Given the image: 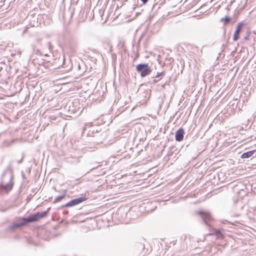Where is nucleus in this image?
<instances>
[{"label":"nucleus","mask_w":256,"mask_h":256,"mask_svg":"<svg viewBox=\"0 0 256 256\" xmlns=\"http://www.w3.org/2000/svg\"><path fill=\"white\" fill-rule=\"evenodd\" d=\"M87 132V136L94 138L93 140L96 143H102L106 138V132L98 126H94L91 124H86L83 130V134Z\"/></svg>","instance_id":"nucleus-1"},{"label":"nucleus","mask_w":256,"mask_h":256,"mask_svg":"<svg viewBox=\"0 0 256 256\" xmlns=\"http://www.w3.org/2000/svg\"><path fill=\"white\" fill-rule=\"evenodd\" d=\"M13 178L12 170L9 166L4 171L2 175V180L0 184V190L2 192L7 194L12 188Z\"/></svg>","instance_id":"nucleus-2"},{"label":"nucleus","mask_w":256,"mask_h":256,"mask_svg":"<svg viewBox=\"0 0 256 256\" xmlns=\"http://www.w3.org/2000/svg\"><path fill=\"white\" fill-rule=\"evenodd\" d=\"M136 70L138 72L140 73V76L142 78L148 75L152 71L150 68L147 64H138L136 66Z\"/></svg>","instance_id":"nucleus-3"},{"label":"nucleus","mask_w":256,"mask_h":256,"mask_svg":"<svg viewBox=\"0 0 256 256\" xmlns=\"http://www.w3.org/2000/svg\"><path fill=\"white\" fill-rule=\"evenodd\" d=\"M48 210H46L42 212H36L34 214L29 215L28 216V222H32L38 220L40 219L47 216Z\"/></svg>","instance_id":"nucleus-4"},{"label":"nucleus","mask_w":256,"mask_h":256,"mask_svg":"<svg viewBox=\"0 0 256 256\" xmlns=\"http://www.w3.org/2000/svg\"><path fill=\"white\" fill-rule=\"evenodd\" d=\"M20 220H22L20 222L14 223L8 226V230L10 232H13L16 229H18L30 223V222H28V216L25 218H21Z\"/></svg>","instance_id":"nucleus-5"},{"label":"nucleus","mask_w":256,"mask_h":256,"mask_svg":"<svg viewBox=\"0 0 256 256\" xmlns=\"http://www.w3.org/2000/svg\"><path fill=\"white\" fill-rule=\"evenodd\" d=\"M87 198L86 197H80L76 198L73 199L66 203V204L62 206V208L72 207L76 206L79 204L82 203L84 200H86Z\"/></svg>","instance_id":"nucleus-6"},{"label":"nucleus","mask_w":256,"mask_h":256,"mask_svg":"<svg viewBox=\"0 0 256 256\" xmlns=\"http://www.w3.org/2000/svg\"><path fill=\"white\" fill-rule=\"evenodd\" d=\"M198 214L201 216L202 220L204 223L208 226H210V222L212 220V217L210 214L206 212L200 211Z\"/></svg>","instance_id":"nucleus-7"},{"label":"nucleus","mask_w":256,"mask_h":256,"mask_svg":"<svg viewBox=\"0 0 256 256\" xmlns=\"http://www.w3.org/2000/svg\"><path fill=\"white\" fill-rule=\"evenodd\" d=\"M245 24L246 23L244 21L239 22L238 24L232 38L234 41H236L238 40L240 38V34Z\"/></svg>","instance_id":"nucleus-8"},{"label":"nucleus","mask_w":256,"mask_h":256,"mask_svg":"<svg viewBox=\"0 0 256 256\" xmlns=\"http://www.w3.org/2000/svg\"><path fill=\"white\" fill-rule=\"evenodd\" d=\"M42 18V16H34L30 20V24L34 27L38 26L40 24V21Z\"/></svg>","instance_id":"nucleus-9"},{"label":"nucleus","mask_w":256,"mask_h":256,"mask_svg":"<svg viewBox=\"0 0 256 256\" xmlns=\"http://www.w3.org/2000/svg\"><path fill=\"white\" fill-rule=\"evenodd\" d=\"M184 128H179L176 132V140L178 142H181L184 138Z\"/></svg>","instance_id":"nucleus-10"},{"label":"nucleus","mask_w":256,"mask_h":256,"mask_svg":"<svg viewBox=\"0 0 256 256\" xmlns=\"http://www.w3.org/2000/svg\"><path fill=\"white\" fill-rule=\"evenodd\" d=\"M256 152L255 150H250L243 153L240 158H248L252 156Z\"/></svg>","instance_id":"nucleus-11"},{"label":"nucleus","mask_w":256,"mask_h":256,"mask_svg":"<svg viewBox=\"0 0 256 256\" xmlns=\"http://www.w3.org/2000/svg\"><path fill=\"white\" fill-rule=\"evenodd\" d=\"M66 196V192H64L62 195L56 196L53 202L56 203V202H60L62 199H63L64 198H65Z\"/></svg>","instance_id":"nucleus-12"},{"label":"nucleus","mask_w":256,"mask_h":256,"mask_svg":"<svg viewBox=\"0 0 256 256\" xmlns=\"http://www.w3.org/2000/svg\"><path fill=\"white\" fill-rule=\"evenodd\" d=\"M230 20L231 18L230 17L226 16L224 18H222L220 20L222 22H224V25H226L230 22Z\"/></svg>","instance_id":"nucleus-13"},{"label":"nucleus","mask_w":256,"mask_h":256,"mask_svg":"<svg viewBox=\"0 0 256 256\" xmlns=\"http://www.w3.org/2000/svg\"><path fill=\"white\" fill-rule=\"evenodd\" d=\"M213 231L218 238H221L222 236V234L220 230L216 229H214Z\"/></svg>","instance_id":"nucleus-14"},{"label":"nucleus","mask_w":256,"mask_h":256,"mask_svg":"<svg viewBox=\"0 0 256 256\" xmlns=\"http://www.w3.org/2000/svg\"><path fill=\"white\" fill-rule=\"evenodd\" d=\"M15 140H12L10 142H5L4 144L6 145V146H9L11 144H12L15 142Z\"/></svg>","instance_id":"nucleus-15"},{"label":"nucleus","mask_w":256,"mask_h":256,"mask_svg":"<svg viewBox=\"0 0 256 256\" xmlns=\"http://www.w3.org/2000/svg\"><path fill=\"white\" fill-rule=\"evenodd\" d=\"M165 73L164 72H158L157 74L156 75V78H159V77H162L164 76Z\"/></svg>","instance_id":"nucleus-16"},{"label":"nucleus","mask_w":256,"mask_h":256,"mask_svg":"<svg viewBox=\"0 0 256 256\" xmlns=\"http://www.w3.org/2000/svg\"><path fill=\"white\" fill-rule=\"evenodd\" d=\"M144 4H146L148 0H140Z\"/></svg>","instance_id":"nucleus-17"},{"label":"nucleus","mask_w":256,"mask_h":256,"mask_svg":"<svg viewBox=\"0 0 256 256\" xmlns=\"http://www.w3.org/2000/svg\"><path fill=\"white\" fill-rule=\"evenodd\" d=\"M23 158H22L20 160L18 161V164H21L22 162Z\"/></svg>","instance_id":"nucleus-18"},{"label":"nucleus","mask_w":256,"mask_h":256,"mask_svg":"<svg viewBox=\"0 0 256 256\" xmlns=\"http://www.w3.org/2000/svg\"><path fill=\"white\" fill-rule=\"evenodd\" d=\"M47 46H48L49 48L50 49V42H48L47 44Z\"/></svg>","instance_id":"nucleus-19"},{"label":"nucleus","mask_w":256,"mask_h":256,"mask_svg":"<svg viewBox=\"0 0 256 256\" xmlns=\"http://www.w3.org/2000/svg\"><path fill=\"white\" fill-rule=\"evenodd\" d=\"M255 212H256V208L254 209Z\"/></svg>","instance_id":"nucleus-20"}]
</instances>
